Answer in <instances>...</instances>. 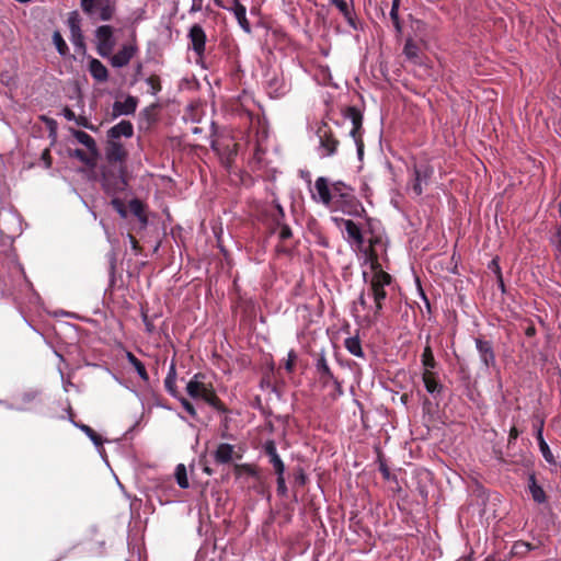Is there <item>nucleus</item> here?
<instances>
[{
  "instance_id": "e2e57ef3",
  "label": "nucleus",
  "mask_w": 561,
  "mask_h": 561,
  "mask_svg": "<svg viewBox=\"0 0 561 561\" xmlns=\"http://www.w3.org/2000/svg\"><path fill=\"white\" fill-rule=\"evenodd\" d=\"M128 239H129L131 249L135 252V254H139L140 253V245H139L138 240L133 234H130V233L128 234Z\"/></svg>"
},
{
  "instance_id": "338daca9",
  "label": "nucleus",
  "mask_w": 561,
  "mask_h": 561,
  "mask_svg": "<svg viewBox=\"0 0 561 561\" xmlns=\"http://www.w3.org/2000/svg\"><path fill=\"white\" fill-rule=\"evenodd\" d=\"M187 35H205L203 28L201 25L198 24H195L191 27L190 32Z\"/></svg>"
},
{
  "instance_id": "6e6d98bb",
  "label": "nucleus",
  "mask_w": 561,
  "mask_h": 561,
  "mask_svg": "<svg viewBox=\"0 0 561 561\" xmlns=\"http://www.w3.org/2000/svg\"><path fill=\"white\" fill-rule=\"evenodd\" d=\"M379 471L381 472L382 474V478L385 480H390L391 478V472L386 463L385 460H382L381 458H379Z\"/></svg>"
},
{
  "instance_id": "bb28decb",
  "label": "nucleus",
  "mask_w": 561,
  "mask_h": 561,
  "mask_svg": "<svg viewBox=\"0 0 561 561\" xmlns=\"http://www.w3.org/2000/svg\"><path fill=\"white\" fill-rule=\"evenodd\" d=\"M102 185H103V188L107 193H116V192L124 191L125 187L127 186V182L124 178L123 172L114 179L113 183L111 182L110 178L104 174L103 180H102Z\"/></svg>"
},
{
  "instance_id": "4be33fe9",
  "label": "nucleus",
  "mask_w": 561,
  "mask_h": 561,
  "mask_svg": "<svg viewBox=\"0 0 561 561\" xmlns=\"http://www.w3.org/2000/svg\"><path fill=\"white\" fill-rule=\"evenodd\" d=\"M403 54L405 55L407 59H409L413 64L422 62L421 46L414 41L413 37H408L403 48Z\"/></svg>"
},
{
  "instance_id": "cd10ccee",
  "label": "nucleus",
  "mask_w": 561,
  "mask_h": 561,
  "mask_svg": "<svg viewBox=\"0 0 561 561\" xmlns=\"http://www.w3.org/2000/svg\"><path fill=\"white\" fill-rule=\"evenodd\" d=\"M41 392L38 390H28L22 392L18 400L21 404V410H28L31 409L33 403H36L39 400Z\"/></svg>"
},
{
  "instance_id": "0eeeda50",
  "label": "nucleus",
  "mask_w": 561,
  "mask_h": 561,
  "mask_svg": "<svg viewBox=\"0 0 561 561\" xmlns=\"http://www.w3.org/2000/svg\"><path fill=\"white\" fill-rule=\"evenodd\" d=\"M317 135L319 137V152L320 157L327 158L332 157L337 152L339 140L334 136L328 123H322L318 130Z\"/></svg>"
},
{
  "instance_id": "b1692460",
  "label": "nucleus",
  "mask_w": 561,
  "mask_h": 561,
  "mask_svg": "<svg viewBox=\"0 0 561 561\" xmlns=\"http://www.w3.org/2000/svg\"><path fill=\"white\" fill-rule=\"evenodd\" d=\"M528 490L533 497V500L538 503L542 504L547 502V495L545 490L541 485L537 483V479L535 473L529 474L528 477Z\"/></svg>"
},
{
  "instance_id": "0e129e2a",
  "label": "nucleus",
  "mask_w": 561,
  "mask_h": 561,
  "mask_svg": "<svg viewBox=\"0 0 561 561\" xmlns=\"http://www.w3.org/2000/svg\"><path fill=\"white\" fill-rule=\"evenodd\" d=\"M307 481V477L305 474V472L302 471V469H299V471L295 474V482L300 484V485H304Z\"/></svg>"
},
{
  "instance_id": "412c9836",
  "label": "nucleus",
  "mask_w": 561,
  "mask_h": 561,
  "mask_svg": "<svg viewBox=\"0 0 561 561\" xmlns=\"http://www.w3.org/2000/svg\"><path fill=\"white\" fill-rule=\"evenodd\" d=\"M430 341H431V336L427 335L426 336V344L423 348V353L421 355V363H422V366H423V371H434L437 366H438V363L436 362L435 357H434V353H433V350H432V346L430 344Z\"/></svg>"
},
{
  "instance_id": "4468645a",
  "label": "nucleus",
  "mask_w": 561,
  "mask_h": 561,
  "mask_svg": "<svg viewBox=\"0 0 561 561\" xmlns=\"http://www.w3.org/2000/svg\"><path fill=\"white\" fill-rule=\"evenodd\" d=\"M422 381L424 383V387L426 389V391L433 396L434 398H436L437 396H440L443 390H444V386L443 383L439 381V377H438V373L436 370L434 371H423L422 373Z\"/></svg>"
},
{
  "instance_id": "c85d7f7f",
  "label": "nucleus",
  "mask_w": 561,
  "mask_h": 561,
  "mask_svg": "<svg viewBox=\"0 0 561 561\" xmlns=\"http://www.w3.org/2000/svg\"><path fill=\"white\" fill-rule=\"evenodd\" d=\"M344 346L352 355L364 358L365 354L358 335L345 339Z\"/></svg>"
},
{
  "instance_id": "f257e3e1",
  "label": "nucleus",
  "mask_w": 561,
  "mask_h": 561,
  "mask_svg": "<svg viewBox=\"0 0 561 561\" xmlns=\"http://www.w3.org/2000/svg\"><path fill=\"white\" fill-rule=\"evenodd\" d=\"M311 198L331 211H342L347 216L360 217L365 213L354 188L343 181L330 183L325 176H319L314 182V191H311Z\"/></svg>"
},
{
  "instance_id": "6ab92c4d",
  "label": "nucleus",
  "mask_w": 561,
  "mask_h": 561,
  "mask_svg": "<svg viewBox=\"0 0 561 561\" xmlns=\"http://www.w3.org/2000/svg\"><path fill=\"white\" fill-rule=\"evenodd\" d=\"M70 133L77 139L78 142H80L88 149L91 156H93L94 158L99 157V148L92 136L79 129H70Z\"/></svg>"
},
{
  "instance_id": "a878e982",
  "label": "nucleus",
  "mask_w": 561,
  "mask_h": 561,
  "mask_svg": "<svg viewBox=\"0 0 561 561\" xmlns=\"http://www.w3.org/2000/svg\"><path fill=\"white\" fill-rule=\"evenodd\" d=\"M542 432H543V423L540 424V426L538 427L537 433H536V438H537V442H538V446H539L540 453H541L543 459L548 463L554 465L556 463L554 456H553L549 445L545 440Z\"/></svg>"
},
{
  "instance_id": "2f4dec72",
  "label": "nucleus",
  "mask_w": 561,
  "mask_h": 561,
  "mask_svg": "<svg viewBox=\"0 0 561 561\" xmlns=\"http://www.w3.org/2000/svg\"><path fill=\"white\" fill-rule=\"evenodd\" d=\"M233 471L237 478H242L243 476L254 479L260 478L257 469L250 463H237L234 465Z\"/></svg>"
},
{
  "instance_id": "bf43d9fd",
  "label": "nucleus",
  "mask_w": 561,
  "mask_h": 561,
  "mask_svg": "<svg viewBox=\"0 0 561 561\" xmlns=\"http://www.w3.org/2000/svg\"><path fill=\"white\" fill-rule=\"evenodd\" d=\"M41 160L44 162L46 169L51 167V156L49 149H45L41 154Z\"/></svg>"
},
{
  "instance_id": "3c124183",
  "label": "nucleus",
  "mask_w": 561,
  "mask_h": 561,
  "mask_svg": "<svg viewBox=\"0 0 561 561\" xmlns=\"http://www.w3.org/2000/svg\"><path fill=\"white\" fill-rule=\"evenodd\" d=\"M73 121L76 122V124L78 126L84 127V128L90 129L92 131H96L98 130V127L92 125L85 116H81V115L77 116L76 115V119H73Z\"/></svg>"
},
{
  "instance_id": "f3484780",
  "label": "nucleus",
  "mask_w": 561,
  "mask_h": 561,
  "mask_svg": "<svg viewBox=\"0 0 561 561\" xmlns=\"http://www.w3.org/2000/svg\"><path fill=\"white\" fill-rule=\"evenodd\" d=\"M134 126L129 121H121L107 130V139L119 140L121 137L131 138Z\"/></svg>"
},
{
  "instance_id": "2eb2a0df",
  "label": "nucleus",
  "mask_w": 561,
  "mask_h": 561,
  "mask_svg": "<svg viewBox=\"0 0 561 561\" xmlns=\"http://www.w3.org/2000/svg\"><path fill=\"white\" fill-rule=\"evenodd\" d=\"M138 105V99L136 96L128 95L125 101H115L112 107V116L114 118L122 115H131L136 112Z\"/></svg>"
},
{
  "instance_id": "680f3d73",
  "label": "nucleus",
  "mask_w": 561,
  "mask_h": 561,
  "mask_svg": "<svg viewBox=\"0 0 561 561\" xmlns=\"http://www.w3.org/2000/svg\"><path fill=\"white\" fill-rule=\"evenodd\" d=\"M141 317H142L144 324L146 327V331L148 333H152L154 331V325H153L152 321L149 319V317L146 312H142Z\"/></svg>"
},
{
  "instance_id": "473e14b6",
  "label": "nucleus",
  "mask_w": 561,
  "mask_h": 561,
  "mask_svg": "<svg viewBox=\"0 0 561 561\" xmlns=\"http://www.w3.org/2000/svg\"><path fill=\"white\" fill-rule=\"evenodd\" d=\"M72 423L76 427L81 430L92 440V443L96 447H100L103 445L102 436L100 434H98L92 427H90L89 425L82 424V423H77L75 421H72Z\"/></svg>"
},
{
  "instance_id": "a211bd4d",
  "label": "nucleus",
  "mask_w": 561,
  "mask_h": 561,
  "mask_svg": "<svg viewBox=\"0 0 561 561\" xmlns=\"http://www.w3.org/2000/svg\"><path fill=\"white\" fill-rule=\"evenodd\" d=\"M432 174H433V170L430 167L425 165V167H421V168H417V167L414 168V180L412 183V191L416 196L422 195V193H423L422 183L423 182L427 183V181L430 180Z\"/></svg>"
},
{
  "instance_id": "8fccbe9b",
  "label": "nucleus",
  "mask_w": 561,
  "mask_h": 561,
  "mask_svg": "<svg viewBox=\"0 0 561 561\" xmlns=\"http://www.w3.org/2000/svg\"><path fill=\"white\" fill-rule=\"evenodd\" d=\"M277 226L279 227L278 237L282 241H286L293 237L291 229L288 225L280 222V225Z\"/></svg>"
},
{
  "instance_id": "69168bd1",
  "label": "nucleus",
  "mask_w": 561,
  "mask_h": 561,
  "mask_svg": "<svg viewBox=\"0 0 561 561\" xmlns=\"http://www.w3.org/2000/svg\"><path fill=\"white\" fill-rule=\"evenodd\" d=\"M62 115H64V117H65L67 121H73V119H76V114H75V112H73L70 107H68V106H65V107L62 108Z\"/></svg>"
},
{
  "instance_id": "7c9ffc66",
  "label": "nucleus",
  "mask_w": 561,
  "mask_h": 561,
  "mask_svg": "<svg viewBox=\"0 0 561 561\" xmlns=\"http://www.w3.org/2000/svg\"><path fill=\"white\" fill-rule=\"evenodd\" d=\"M126 358L128 363L135 368L141 380L148 381L149 375L141 360H139L131 352H126Z\"/></svg>"
},
{
  "instance_id": "a18cd8bd",
  "label": "nucleus",
  "mask_w": 561,
  "mask_h": 561,
  "mask_svg": "<svg viewBox=\"0 0 561 561\" xmlns=\"http://www.w3.org/2000/svg\"><path fill=\"white\" fill-rule=\"evenodd\" d=\"M513 549H514L515 553L518 554V553H526L530 550H534V549H536V547L529 542L519 540L514 543Z\"/></svg>"
},
{
  "instance_id": "39448f33",
  "label": "nucleus",
  "mask_w": 561,
  "mask_h": 561,
  "mask_svg": "<svg viewBox=\"0 0 561 561\" xmlns=\"http://www.w3.org/2000/svg\"><path fill=\"white\" fill-rule=\"evenodd\" d=\"M342 114L344 118H347L352 122L353 127L350 131V135L355 141L358 154L362 156L364 151V141L362 137L363 114L356 106H346L345 108L342 110Z\"/></svg>"
},
{
  "instance_id": "864d4df0",
  "label": "nucleus",
  "mask_w": 561,
  "mask_h": 561,
  "mask_svg": "<svg viewBox=\"0 0 561 561\" xmlns=\"http://www.w3.org/2000/svg\"><path fill=\"white\" fill-rule=\"evenodd\" d=\"M276 482H277V494L280 496H286L287 495V486H286L284 474L277 476Z\"/></svg>"
},
{
  "instance_id": "774afa93",
  "label": "nucleus",
  "mask_w": 561,
  "mask_h": 561,
  "mask_svg": "<svg viewBox=\"0 0 561 561\" xmlns=\"http://www.w3.org/2000/svg\"><path fill=\"white\" fill-rule=\"evenodd\" d=\"M518 435L519 432L516 428V426H512L508 433V443H512L513 440L517 439Z\"/></svg>"
},
{
  "instance_id": "f8f14e48",
  "label": "nucleus",
  "mask_w": 561,
  "mask_h": 561,
  "mask_svg": "<svg viewBox=\"0 0 561 561\" xmlns=\"http://www.w3.org/2000/svg\"><path fill=\"white\" fill-rule=\"evenodd\" d=\"M476 348L479 353L480 360L485 368L494 367L496 364L493 343L481 336L474 339Z\"/></svg>"
},
{
  "instance_id": "6e6552de",
  "label": "nucleus",
  "mask_w": 561,
  "mask_h": 561,
  "mask_svg": "<svg viewBox=\"0 0 561 561\" xmlns=\"http://www.w3.org/2000/svg\"><path fill=\"white\" fill-rule=\"evenodd\" d=\"M313 366L316 375L318 376V380L321 386L328 387L331 383V380L335 378L330 365L329 360L323 351L313 354Z\"/></svg>"
},
{
  "instance_id": "ddd939ff",
  "label": "nucleus",
  "mask_w": 561,
  "mask_h": 561,
  "mask_svg": "<svg viewBox=\"0 0 561 561\" xmlns=\"http://www.w3.org/2000/svg\"><path fill=\"white\" fill-rule=\"evenodd\" d=\"M334 220L344 226V229L347 233L346 240L348 243L356 245L358 249L364 247V236L362 233L360 227L356 222L344 218H334Z\"/></svg>"
},
{
  "instance_id": "37998d69",
  "label": "nucleus",
  "mask_w": 561,
  "mask_h": 561,
  "mask_svg": "<svg viewBox=\"0 0 561 561\" xmlns=\"http://www.w3.org/2000/svg\"><path fill=\"white\" fill-rule=\"evenodd\" d=\"M383 308V302H375L373 316H366L365 320L368 324H374L378 321L381 316V311Z\"/></svg>"
},
{
  "instance_id": "a19ab883",
  "label": "nucleus",
  "mask_w": 561,
  "mask_h": 561,
  "mask_svg": "<svg viewBox=\"0 0 561 561\" xmlns=\"http://www.w3.org/2000/svg\"><path fill=\"white\" fill-rule=\"evenodd\" d=\"M270 463L273 466L276 476L284 474L285 465L278 454L276 456L270 457Z\"/></svg>"
},
{
  "instance_id": "393cba45",
  "label": "nucleus",
  "mask_w": 561,
  "mask_h": 561,
  "mask_svg": "<svg viewBox=\"0 0 561 561\" xmlns=\"http://www.w3.org/2000/svg\"><path fill=\"white\" fill-rule=\"evenodd\" d=\"M89 71L92 78L98 82H105L108 79L106 67L96 58H92L89 62Z\"/></svg>"
},
{
  "instance_id": "13d9d810",
  "label": "nucleus",
  "mask_w": 561,
  "mask_h": 561,
  "mask_svg": "<svg viewBox=\"0 0 561 561\" xmlns=\"http://www.w3.org/2000/svg\"><path fill=\"white\" fill-rule=\"evenodd\" d=\"M225 4H226L225 9L233 12V14L237 11V7H243V4L239 0H226Z\"/></svg>"
},
{
  "instance_id": "9d476101",
  "label": "nucleus",
  "mask_w": 561,
  "mask_h": 561,
  "mask_svg": "<svg viewBox=\"0 0 561 561\" xmlns=\"http://www.w3.org/2000/svg\"><path fill=\"white\" fill-rule=\"evenodd\" d=\"M265 90L270 98L279 99L286 95L289 91V85L286 83L283 75L275 71L266 73Z\"/></svg>"
},
{
  "instance_id": "7ed1b4c3",
  "label": "nucleus",
  "mask_w": 561,
  "mask_h": 561,
  "mask_svg": "<svg viewBox=\"0 0 561 561\" xmlns=\"http://www.w3.org/2000/svg\"><path fill=\"white\" fill-rule=\"evenodd\" d=\"M368 255L370 267L374 271V275L369 282V295L373 297L374 302H383L387 298L385 287L390 285L392 277L389 273L381 270L378 255L375 250L370 248Z\"/></svg>"
},
{
  "instance_id": "5701e85b",
  "label": "nucleus",
  "mask_w": 561,
  "mask_h": 561,
  "mask_svg": "<svg viewBox=\"0 0 561 561\" xmlns=\"http://www.w3.org/2000/svg\"><path fill=\"white\" fill-rule=\"evenodd\" d=\"M164 388L165 391L175 399L181 396L176 387V366L174 360L170 364L169 371L164 379Z\"/></svg>"
},
{
  "instance_id": "4c0bfd02",
  "label": "nucleus",
  "mask_w": 561,
  "mask_h": 561,
  "mask_svg": "<svg viewBox=\"0 0 561 561\" xmlns=\"http://www.w3.org/2000/svg\"><path fill=\"white\" fill-rule=\"evenodd\" d=\"M113 45L114 37H99V50L103 57L111 53Z\"/></svg>"
},
{
  "instance_id": "58836bf2",
  "label": "nucleus",
  "mask_w": 561,
  "mask_h": 561,
  "mask_svg": "<svg viewBox=\"0 0 561 561\" xmlns=\"http://www.w3.org/2000/svg\"><path fill=\"white\" fill-rule=\"evenodd\" d=\"M71 156L88 167L95 165L96 158H94L93 156L89 157L82 149H75Z\"/></svg>"
},
{
  "instance_id": "4d7b16f0",
  "label": "nucleus",
  "mask_w": 561,
  "mask_h": 561,
  "mask_svg": "<svg viewBox=\"0 0 561 561\" xmlns=\"http://www.w3.org/2000/svg\"><path fill=\"white\" fill-rule=\"evenodd\" d=\"M390 18L392 21V24L398 33L402 32V25L399 18V12H390Z\"/></svg>"
},
{
  "instance_id": "423d86ee",
  "label": "nucleus",
  "mask_w": 561,
  "mask_h": 561,
  "mask_svg": "<svg viewBox=\"0 0 561 561\" xmlns=\"http://www.w3.org/2000/svg\"><path fill=\"white\" fill-rule=\"evenodd\" d=\"M329 4L335 7L343 15L352 31L354 32H366V25L363 23L355 10L353 0H329Z\"/></svg>"
},
{
  "instance_id": "ea45409f",
  "label": "nucleus",
  "mask_w": 561,
  "mask_h": 561,
  "mask_svg": "<svg viewBox=\"0 0 561 561\" xmlns=\"http://www.w3.org/2000/svg\"><path fill=\"white\" fill-rule=\"evenodd\" d=\"M146 83L149 87V92L153 95L159 93L162 89L160 78L157 75H151L150 77H148L146 79Z\"/></svg>"
},
{
  "instance_id": "de8ad7c7",
  "label": "nucleus",
  "mask_w": 561,
  "mask_h": 561,
  "mask_svg": "<svg viewBox=\"0 0 561 561\" xmlns=\"http://www.w3.org/2000/svg\"><path fill=\"white\" fill-rule=\"evenodd\" d=\"M296 360H297V353L294 350H290L287 354V359L285 362V369L288 373H293L295 370Z\"/></svg>"
},
{
  "instance_id": "79ce46f5",
  "label": "nucleus",
  "mask_w": 561,
  "mask_h": 561,
  "mask_svg": "<svg viewBox=\"0 0 561 561\" xmlns=\"http://www.w3.org/2000/svg\"><path fill=\"white\" fill-rule=\"evenodd\" d=\"M53 41L58 53L62 57H67L69 55V47L65 42L64 37H53Z\"/></svg>"
},
{
  "instance_id": "5fc2aeb1",
  "label": "nucleus",
  "mask_w": 561,
  "mask_h": 561,
  "mask_svg": "<svg viewBox=\"0 0 561 561\" xmlns=\"http://www.w3.org/2000/svg\"><path fill=\"white\" fill-rule=\"evenodd\" d=\"M275 210L276 213L273 215V220L275 221L276 225H280V222H283L285 218L284 209L278 203H276Z\"/></svg>"
},
{
  "instance_id": "dca6fc26",
  "label": "nucleus",
  "mask_w": 561,
  "mask_h": 561,
  "mask_svg": "<svg viewBox=\"0 0 561 561\" xmlns=\"http://www.w3.org/2000/svg\"><path fill=\"white\" fill-rule=\"evenodd\" d=\"M137 51V47L135 44L124 45L116 54H114L111 58V64L113 67L122 68L130 61Z\"/></svg>"
},
{
  "instance_id": "09e8293b",
  "label": "nucleus",
  "mask_w": 561,
  "mask_h": 561,
  "mask_svg": "<svg viewBox=\"0 0 561 561\" xmlns=\"http://www.w3.org/2000/svg\"><path fill=\"white\" fill-rule=\"evenodd\" d=\"M113 208L119 214L122 218L127 217V209L125 207V204L119 198H113L111 202Z\"/></svg>"
},
{
  "instance_id": "72a5a7b5",
  "label": "nucleus",
  "mask_w": 561,
  "mask_h": 561,
  "mask_svg": "<svg viewBox=\"0 0 561 561\" xmlns=\"http://www.w3.org/2000/svg\"><path fill=\"white\" fill-rule=\"evenodd\" d=\"M67 23L70 28L71 35H82V31L80 27L81 16L78 11H72L69 13Z\"/></svg>"
},
{
  "instance_id": "e433bc0d",
  "label": "nucleus",
  "mask_w": 561,
  "mask_h": 561,
  "mask_svg": "<svg viewBox=\"0 0 561 561\" xmlns=\"http://www.w3.org/2000/svg\"><path fill=\"white\" fill-rule=\"evenodd\" d=\"M247 9L245 7H237V11L234 13V16L238 21V23L240 24V26L242 27V30L247 33H250L251 32V26H250V22L248 21L247 19Z\"/></svg>"
},
{
  "instance_id": "052dcab7",
  "label": "nucleus",
  "mask_w": 561,
  "mask_h": 561,
  "mask_svg": "<svg viewBox=\"0 0 561 561\" xmlns=\"http://www.w3.org/2000/svg\"><path fill=\"white\" fill-rule=\"evenodd\" d=\"M94 35H113V26L102 25L95 30Z\"/></svg>"
},
{
  "instance_id": "49530a36",
  "label": "nucleus",
  "mask_w": 561,
  "mask_h": 561,
  "mask_svg": "<svg viewBox=\"0 0 561 561\" xmlns=\"http://www.w3.org/2000/svg\"><path fill=\"white\" fill-rule=\"evenodd\" d=\"M331 383L333 385L334 390L332 393H330V397L332 398V400H336L337 398L344 394L342 381L335 377L333 380H331Z\"/></svg>"
},
{
  "instance_id": "c756f323",
  "label": "nucleus",
  "mask_w": 561,
  "mask_h": 561,
  "mask_svg": "<svg viewBox=\"0 0 561 561\" xmlns=\"http://www.w3.org/2000/svg\"><path fill=\"white\" fill-rule=\"evenodd\" d=\"M129 209H130L131 214L138 218L141 226L146 227L148 224V218L145 214L144 203L138 198H134L129 202Z\"/></svg>"
},
{
  "instance_id": "f704fd0d",
  "label": "nucleus",
  "mask_w": 561,
  "mask_h": 561,
  "mask_svg": "<svg viewBox=\"0 0 561 561\" xmlns=\"http://www.w3.org/2000/svg\"><path fill=\"white\" fill-rule=\"evenodd\" d=\"M205 44L206 37H191V44L188 45V48H192L193 51L196 54V62H198L203 57Z\"/></svg>"
},
{
  "instance_id": "f03ea898",
  "label": "nucleus",
  "mask_w": 561,
  "mask_h": 561,
  "mask_svg": "<svg viewBox=\"0 0 561 561\" xmlns=\"http://www.w3.org/2000/svg\"><path fill=\"white\" fill-rule=\"evenodd\" d=\"M186 392L193 400H202L220 413L229 410L219 399L211 382H206V375L196 373L186 383Z\"/></svg>"
},
{
  "instance_id": "aec40b11",
  "label": "nucleus",
  "mask_w": 561,
  "mask_h": 561,
  "mask_svg": "<svg viewBox=\"0 0 561 561\" xmlns=\"http://www.w3.org/2000/svg\"><path fill=\"white\" fill-rule=\"evenodd\" d=\"M234 455V447L228 443H221L217 446L214 451V459L216 463L226 465L229 463Z\"/></svg>"
},
{
  "instance_id": "1a4fd4ad",
  "label": "nucleus",
  "mask_w": 561,
  "mask_h": 561,
  "mask_svg": "<svg viewBox=\"0 0 561 561\" xmlns=\"http://www.w3.org/2000/svg\"><path fill=\"white\" fill-rule=\"evenodd\" d=\"M210 147L219 156L222 165L230 169L237 156L238 145L231 139L227 142L213 140Z\"/></svg>"
},
{
  "instance_id": "c03bdc74",
  "label": "nucleus",
  "mask_w": 561,
  "mask_h": 561,
  "mask_svg": "<svg viewBox=\"0 0 561 561\" xmlns=\"http://www.w3.org/2000/svg\"><path fill=\"white\" fill-rule=\"evenodd\" d=\"M182 408L193 417V419H196L197 417V411L195 409V407L192 404L191 401H188L186 398H184L183 396H180L179 398H176Z\"/></svg>"
},
{
  "instance_id": "603ef678",
  "label": "nucleus",
  "mask_w": 561,
  "mask_h": 561,
  "mask_svg": "<svg viewBox=\"0 0 561 561\" xmlns=\"http://www.w3.org/2000/svg\"><path fill=\"white\" fill-rule=\"evenodd\" d=\"M263 449L268 458L277 455L276 444L272 439L265 442Z\"/></svg>"
},
{
  "instance_id": "9b49d317",
  "label": "nucleus",
  "mask_w": 561,
  "mask_h": 561,
  "mask_svg": "<svg viewBox=\"0 0 561 561\" xmlns=\"http://www.w3.org/2000/svg\"><path fill=\"white\" fill-rule=\"evenodd\" d=\"M128 152L119 140L107 139L105 146V159L110 164L124 165Z\"/></svg>"
},
{
  "instance_id": "c9c22d12",
  "label": "nucleus",
  "mask_w": 561,
  "mask_h": 561,
  "mask_svg": "<svg viewBox=\"0 0 561 561\" xmlns=\"http://www.w3.org/2000/svg\"><path fill=\"white\" fill-rule=\"evenodd\" d=\"M175 479L176 483L181 489H187L190 486V482L187 479L186 467L183 463H179L175 468Z\"/></svg>"
},
{
  "instance_id": "20e7f679",
  "label": "nucleus",
  "mask_w": 561,
  "mask_h": 561,
  "mask_svg": "<svg viewBox=\"0 0 561 561\" xmlns=\"http://www.w3.org/2000/svg\"><path fill=\"white\" fill-rule=\"evenodd\" d=\"M82 11L89 16L110 21L115 13V0H80Z\"/></svg>"
}]
</instances>
